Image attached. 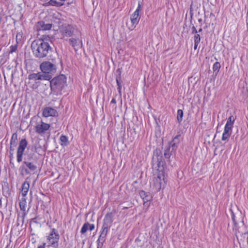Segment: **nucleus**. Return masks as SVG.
<instances>
[{
    "instance_id": "obj_11",
    "label": "nucleus",
    "mask_w": 248,
    "mask_h": 248,
    "mask_svg": "<svg viewBox=\"0 0 248 248\" xmlns=\"http://www.w3.org/2000/svg\"><path fill=\"white\" fill-rule=\"evenodd\" d=\"M116 213V210H113L112 212L108 213L105 216L103 220V224L111 226L113 222L114 214Z\"/></svg>"
},
{
    "instance_id": "obj_20",
    "label": "nucleus",
    "mask_w": 248,
    "mask_h": 248,
    "mask_svg": "<svg viewBox=\"0 0 248 248\" xmlns=\"http://www.w3.org/2000/svg\"><path fill=\"white\" fill-rule=\"evenodd\" d=\"M30 187V183L29 182L25 181L22 185L21 194L23 197L26 196Z\"/></svg>"
},
{
    "instance_id": "obj_18",
    "label": "nucleus",
    "mask_w": 248,
    "mask_h": 248,
    "mask_svg": "<svg viewBox=\"0 0 248 248\" xmlns=\"http://www.w3.org/2000/svg\"><path fill=\"white\" fill-rule=\"evenodd\" d=\"M176 150H172L171 147L169 146L164 150V155L166 159H167L168 162L170 161V157L172 155L173 153Z\"/></svg>"
},
{
    "instance_id": "obj_22",
    "label": "nucleus",
    "mask_w": 248,
    "mask_h": 248,
    "mask_svg": "<svg viewBox=\"0 0 248 248\" xmlns=\"http://www.w3.org/2000/svg\"><path fill=\"white\" fill-rule=\"evenodd\" d=\"M30 80H41V74L39 73L31 74L28 76Z\"/></svg>"
},
{
    "instance_id": "obj_48",
    "label": "nucleus",
    "mask_w": 248,
    "mask_h": 248,
    "mask_svg": "<svg viewBox=\"0 0 248 248\" xmlns=\"http://www.w3.org/2000/svg\"><path fill=\"white\" fill-rule=\"evenodd\" d=\"M111 103H112V104L116 103V101L115 98H112V99L111 101Z\"/></svg>"
},
{
    "instance_id": "obj_27",
    "label": "nucleus",
    "mask_w": 248,
    "mask_h": 248,
    "mask_svg": "<svg viewBox=\"0 0 248 248\" xmlns=\"http://www.w3.org/2000/svg\"><path fill=\"white\" fill-rule=\"evenodd\" d=\"M53 75L54 74L50 73H44V74H41V80H49L52 78Z\"/></svg>"
},
{
    "instance_id": "obj_3",
    "label": "nucleus",
    "mask_w": 248,
    "mask_h": 248,
    "mask_svg": "<svg viewBox=\"0 0 248 248\" xmlns=\"http://www.w3.org/2000/svg\"><path fill=\"white\" fill-rule=\"evenodd\" d=\"M58 64L56 57H52L49 61L42 62L40 68L43 73L54 74L56 72Z\"/></svg>"
},
{
    "instance_id": "obj_50",
    "label": "nucleus",
    "mask_w": 248,
    "mask_h": 248,
    "mask_svg": "<svg viewBox=\"0 0 248 248\" xmlns=\"http://www.w3.org/2000/svg\"><path fill=\"white\" fill-rule=\"evenodd\" d=\"M239 233H240V232L239 231H238V232H236V236L237 237V235H238Z\"/></svg>"
},
{
    "instance_id": "obj_21",
    "label": "nucleus",
    "mask_w": 248,
    "mask_h": 248,
    "mask_svg": "<svg viewBox=\"0 0 248 248\" xmlns=\"http://www.w3.org/2000/svg\"><path fill=\"white\" fill-rule=\"evenodd\" d=\"M38 25L40 26V30L46 31L50 30L52 27L51 24H45L43 22H39Z\"/></svg>"
},
{
    "instance_id": "obj_43",
    "label": "nucleus",
    "mask_w": 248,
    "mask_h": 248,
    "mask_svg": "<svg viewBox=\"0 0 248 248\" xmlns=\"http://www.w3.org/2000/svg\"><path fill=\"white\" fill-rule=\"evenodd\" d=\"M94 229V224H89L88 229H89L90 231H92Z\"/></svg>"
},
{
    "instance_id": "obj_41",
    "label": "nucleus",
    "mask_w": 248,
    "mask_h": 248,
    "mask_svg": "<svg viewBox=\"0 0 248 248\" xmlns=\"http://www.w3.org/2000/svg\"><path fill=\"white\" fill-rule=\"evenodd\" d=\"M14 152V151H12L10 149H9V154H10V159H12L13 157Z\"/></svg>"
},
{
    "instance_id": "obj_47",
    "label": "nucleus",
    "mask_w": 248,
    "mask_h": 248,
    "mask_svg": "<svg viewBox=\"0 0 248 248\" xmlns=\"http://www.w3.org/2000/svg\"><path fill=\"white\" fill-rule=\"evenodd\" d=\"M46 245V243H44L42 245L39 246L38 248H45Z\"/></svg>"
},
{
    "instance_id": "obj_36",
    "label": "nucleus",
    "mask_w": 248,
    "mask_h": 248,
    "mask_svg": "<svg viewBox=\"0 0 248 248\" xmlns=\"http://www.w3.org/2000/svg\"><path fill=\"white\" fill-rule=\"evenodd\" d=\"M231 215L232 219L233 221V224L235 226V227H236L237 223H236V220L235 218V215H234L233 212L232 210H231Z\"/></svg>"
},
{
    "instance_id": "obj_15",
    "label": "nucleus",
    "mask_w": 248,
    "mask_h": 248,
    "mask_svg": "<svg viewBox=\"0 0 248 248\" xmlns=\"http://www.w3.org/2000/svg\"><path fill=\"white\" fill-rule=\"evenodd\" d=\"M74 29L70 25H67L63 27L62 33L66 36L71 37L72 36L74 32Z\"/></svg>"
},
{
    "instance_id": "obj_34",
    "label": "nucleus",
    "mask_w": 248,
    "mask_h": 248,
    "mask_svg": "<svg viewBox=\"0 0 248 248\" xmlns=\"http://www.w3.org/2000/svg\"><path fill=\"white\" fill-rule=\"evenodd\" d=\"M232 129V127L229 126L228 124H225L224 132L231 134Z\"/></svg>"
},
{
    "instance_id": "obj_29",
    "label": "nucleus",
    "mask_w": 248,
    "mask_h": 248,
    "mask_svg": "<svg viewBox=\"0 0 248 248\" xmlns=\"http://www.w3.org/2000/svg\"><path fill=\"white\" fill-rule=\"evenodd\" d=\"M220 68V64L218 62H216L213 66V70L214 72H215L216 74H217Z\"/></svg>"
},
{
    "instance_id": "obj_28",
    "label": "nucleus",
    "mask_w": 248,
    "mask_h": 248,
    "mask_svg": "<svg viewBox=\"0 0 248 248\" xmlns=\"http://www.w3.org/2000/svg\"><path fill=\"white\" fill-rule=\"evenodd\" d=\"M60 140L62 142L61 145L66 146L68 144V138L66 136L62 135L60 137Z\"/></svg>"
},
{
    "instance_id": "obj_35",
    "label": "nucleus",
    "mask_w": 248,
    "mask_h": 248,
    "mask_svg": "<svg viewBox=\"0 0 248 248\" xmlns=\"http://www.w3.org/2000/svg\"><path fill=\"white\" fill-rule=\"evenodd\" d=\"M107 235H103L102 234H100L99 236V238L98 239H97V241H99V242H105V241H106V237Z\"/></svg>"
},
{
    "instance_id": "obj_16",
    "label": "nucleus",
    "mask_w": 248,
    "mask_h": 248,
    "mask_svg": "<svg viewBox=\"0 0 248 248\" xmlns=\"http://www.w3.org/2000/svg\"><path fill=\"white\" fill-rule=\"evenodd\" d=\"M18 143L17 134L15 133L12 135L10 140V145L9 149L12 151H15V148L16 147Z\"/></svg>"
},
{
    "instance_id": "obj_44",
    "label": "nucleus",
    "mask_w": 248,
    "mask_h": 248,
    "mask_svg": "<svg viewBox=\"0 0 248 248\" xmlns=\"http://www.w3.org/2000/svg\"><path fill=\"white\" fill-rule=\"evenodd\" d=\"M21 168L22 169V170L25 169V172H26V174H29L30 173V171L28 170H27L26 169H25L24 166H21Z\"/></svg>"
},
{
    "instance_id": "obj_42",
    "label": "nucleus",
    "mask_w": 248,
    "mask_h": 248,
    "mask_svg": "<svg viewBox=\"0 0 248 248\" xmlns=\"http://www.w3.org/2000/svg\"><path fill=\"white\" fill-rule=\"evenodd\" d=\"M17 225L19 226V225H21V220H20L19 215L18 216L17 220ZM21 226L22 225H21Z\"/></svg>"
},
{
    "instance_id": "obj_38",
    "label": "nucleus",
    "mask_w": 248,
    "mask_h": 248,
    "mask_svg": "<svg viewBox=\"0 0 248 248\" xmlns=\"http://www.w3.org/2000/svg\"><path fill=\"white\" fill-rule=\"evenodd\" d=\"M242 236H243L244 239H246V240L248 243V232H246L241 234Z\"/></svg>"
},
{
    "instance_id": "obj_9",
    "label": "nucleus",
    "mask_w": 248,
    "mask_h": 248,
    "mask_svg": "<svg viewBox=\"0 0 248 248\" xmlns=\"http://www.w3.org/2000/svg\"><path fill=\"white\" fill-rule=\"evenodd\" d=\"M139 194L144 202L143 205L148 207L149 206L150 203H148V202L152 200V196L150 193L145 192L144 190H140L139 192Z\"/></svg>"
},
{
    "instance_id": "obj_31",
    "label": "nucleus",
    "mask_w": 248,
    "mask_h": 248,
    "mask_svg": "<svg viewBox=\"0 0 248 248\" xmlns=\"http://www.w3.org/2000/svg\"><path fill=\"white\" fill-rule=\"evenodd\" d=\"M89 226V223L88 222L85 223L81 228L80 232L82 234L85 233L88 230Z\"/></svg>"
},
{
    "instance_id": "obj_25",
    "label": "nucleus",
    "mask_w": 248,
    "mask_h": 248,
    "mask_svg": "<svg viewBox=\"0 0 248 248\" xmlns=\"http://www.w3.org/2000/svg\"><path fill=\"white\" fill-rule=\"evenodd\" d=\"M111 226L103 224L102 226L101 232L100 234L107 235L109 229Z\"/></svg>"
},
{
    "instance_id": "obj_30",
    "label": "nucleus",
    "mask_w": 248,
    "mask_h": 248,
    "mask_svg": "<svg viewBox=\"0 0 248 248\" xmlns=\"http://www.w3.org/2000/svg\"><path fill=\"white\" fill-rule=\"evenodd\" d=\"M235 121V119L233 116H231L229 117L227 120V123L226 124H228L229 126H231L232 127L233 124Z\"/></svg>"
},
{
    "instance_id": "obj_7",
    "label": "nucleus",
    "mask_w": 248,
    "mask_h": 248,
    "mask_svg": "<svg viewBox=\"0 0 248 248\" xmlns=\"http://www.w3.org/2000/svg\"><path fill=\"white\" fill-rule=\"evenodd\" d=\"M140 9L141 5L140 3L139 2L137 8L130 17L131 25H129L128 23H126V25L129 30H133L136 27V25L139 23L140 18L139 17V12Z\"/></svg>"
},
{
    "instance_id": "obj_4",
    "label": "nucleus",
    "mask_w": 248,
    "mask_h": 248,
    "mask_svg": "<svg viewBox=\"0 0 248 248\" xmlns=\"http://www.w3.org/2000/svg\"><path fill=\"white\" fill-rule=\"evenodd\" d=\"M46 239L48 244V247H51L54 248H59L60 235L55 228L51 229L50 232L47 236Z\"/></svg>"
},
{
    "instance_id": "obj_23",
    "label": "nucleus",
    "mask_w": 248,
    "mask_h": 248,
    "mask_svg": "<svg viewBox=\"0 0 248 248\" xmlns=\"http://www.w3.org/2000/svg\"><path fill=\"white\" fill-rule=\"evenodd\" d=\"M46 5H51L55 6L56 7H60L63 5V4L60 2H58L56 0H50L48 2L46 3Z\"/></svg>"
},
{
    "instance_id": "obj_39",
    "label": "nucleus",
    "mask_w": 248,
    "mask_h": 248,
    "mask_svg": "<svg viewBox=\"0 0 248 248\" xmlns=\"http://www.w3.org/2000/svg\"><path fill=\"white\" fill-rule=\"evenodd\" d=\"M104 242H99V241H97V248H101L103 245V244H104Z\"/></svg>"
},
{
    "instance_id": "obj_6",
    "label": "nucleus",
    "mask_w": 248,
    "mask_h": 248,
    "mask_svg": "<svg viewBox=\"0 0 248 248\" xmlns=\"http://www.w3.org/2000/svg\"><path fill=\"white\" fill-rule=\"evenodd\" d=\"M166 177L162 171H159L156 177L154 178V185L157 191H159L162 187H164L166 184Z\"/></svg>"
},
{
    "instance_id": "obj_37",
    "label": "nucleus",
    "mask_w": 248,
    "mask_h": 248,
    "mask_svg": "<svg viewBox=\"0 0 248 248\" xmlns=\"http://www.w3.org/2000/svg\"><path fill=\"white\" fill-rule=\"evenodd\" d=\"M17 49V46L16 45L11 46H10V53H12L15 52Z\"/></svg>"
},
{
    "instance_id": "obj_8",
    "label": "nucleus",
    "mask_w": 248,
    "mask_h": 248,
    "mask_svg": "<svg viewBox=\"0 0 248 248\" xmlns=\"http://www.w3.org/2000/svg\"><path fill=\"white\" fill-rule=\"evenodd\" d=\"M28 145V142L26 139H22L19 143L16 153L17 161L21 162L23 159V155L26 148Z\"/></svg>"
},
{
    "instance_id": "obj_12",
    "label": "nucleus",
    "mask_w": 248,
    "mask_h": 248,
    "mask_svg": "<svg viewBox=\"0 0 248 248\" xmlns=\"http://www.w3.org/2000/svg\"><path fill=\"white\" fill-rule=\"evenodd\" d=\"M58 112L56 109L51 107H46L43 111V116L45 117L49 116H56Z\"/></svg>"
},
{
    "instance_id": "obj_24",
    "label": "nucleus",
    "mask_w": 248,
    "mask_h": 248,
    "mask_svg": "<svg viewBox=\"0 0 248 248\" xmlns=\"http://www.w3.org/2000/svg\"><path fill=\"white\" fill-rule=\"evenodd\" d=\"M23 163L25 164L27 166V167L32 171H34L37 169V167L36 165L29 161H24L23 162Z\"/></svg>"
},
{
    "instance_id": "obj_45",
    "label": "nucleus",
    "mask_w": 248,
    "mask_h": 248,
    "mask_svg": "<svg viewBox=\"0 0 248 248\" xmlns=\"http://www.w3.org/2000/svg\"><path fill=\"white\" fill-rule=\"evenodd\" d=\"M200 43H194V49H196L197 47H198V46L199 45Z\"/></svg>"
},
{
    "instance_id": "obj_10",
    "label": "nucleus",
    "mask_w": 248,
    "mask_h": 248,
    "mask_svg": "<svg viewBox=\"0 0 248 248\" xmlns=\"http://www.w3.org/2000/svg\"><path fill=\"white\" fill-rule=\"evenodd\" d=\"M49 127L50 125L49 124L44 123L41 121L40 124H38L35 126L36 132L40 134L44 133L49 129Z\"/></svg>"
},
{
    "instance_id": "obj_33",
    "label": "nucleus",
    "mask_w": 248,
    "mask_h": 248,
    "mask_svg": "<svg viewBox=\"0 0 248 248\" xmlns=\"http://www.w3.org/2000/svg\"><path fill=\"white\" fill-rule=\"evenodd\" d=\"M201 35L199 34H196L194 35V43H200Z\"/></svg>"
},
{
    "instance_id": "obj_52",
    "label": "nucleus",
    "mask_w": 248,
    "mask_h": 248,
    "mask_svg": "<svg viewBox=\"0 0 248 248\" xmlns=\"http://www.w3.org/2000/svg\"><path fill=\"white\" fill-rule=\"evenodd\" d=\"M19 35V34H17L16 35V38H17V37H18V35Z\"/></svg>"
},
{
    "instance_id": "obj_32",
    "label": "nucleus",
    "mask_w": 248,
    "mask_h": 248,
    "mask_svg": "<svg viewBox=\"0 0 248 248\" xmlns=\"http://www.w3.org/2000/svg\"><path fill=\"white\" fill-rule=\"evenodd\" d=\"M231 133H227L226 132H223V133L222 134L221 140H226L228 139V138L231 136Z\"/></svg>"
},
{
    "instance_id": "obj_51",
    "label": "nucleus",
    "mask_w": 248,
    "mask_h": 248,
    "mask_svg": "<svg viewBox=\"0 0 248 248\" xmlns=\"http://www.w3.org/2000/svg\"><path fill=\"white\" fill-rule=\"evenodd\" d=\"M202 19H199L198 20V21H199V22H201V21H202Z\"/></svg>"
},
{
    "instance_id": "obj_1",
    "label": "nucleus",
    "mask_w": 248,
    "mask_h": 248,
    "mask_svg": "<svg viewBox=\"0 0 248 248\" xmlns=\"http://www.w3.org/2000/svg\"><path fill=\"white\" fill-rule=\"evenodd\" d=\"M51 41L46 39H39L34 40L31 44V48L34 56L37 58L42 59L53 52L50 46Z\"/></svg>"
},
{
    "instance_id": "obj_46",
    "label": "nucleus",
    "mask_w": 248,
    "mask_h": 248,
    "mask_svg": "<svg viewBox=\"0 0 248 248\" xmlns=\"http://www.w3.org/2000/svg\"><path fill=\"white\" fill-rule=\"evenodd\" d=\"M31 222H34L35 223H38V222L36 221V218H33L31 219Z\"/></svg>"
},
{
    "instance_id": "obj_5",
    "label": "nucleus",
    "mask_w": 248,
    "mask_h": 248,
    "mask_svg": "<svg viewBox=\"0 0 248 248\" xmlns=\"http://www.w3.org/2000/svg\"><path fill=\"white\" fill-rule=\"evenodd\" d=\"M164 164V162L161 151L159 149H156L154 151L152 161L153 167L158 170L160 167H163Z\"/></svg>"
},
{
    "instance_id": "obj_40",
    "label": "nucleus",
    "mask_w": 248,
    "mask_h": 248,
    "mask_svg": "<svg viewBox=\"0 0 248 248\" xmlns=\"http://www.w3.org/2000/svg\"><path fill=\"white\" fill-rule=\"evenodd\" d=\"M197 33H198V31H197L196 28H195V26H193L192 27V33L196 34Z\"/></svg>"
},
{
    "instance_id": "obj_14",
    "label": "nucleus",
    "mask_w": 248,
    "mask_h": 248,
    "mask_svg": "<svg viewBox=\"0 0 248 248\" xmlns=\"http://www.w3.org/2000/svg\"><path fill=\"white\" fill-rule=\"evenodd\" d=\"M26 205V201L25 199H22V200L19 202V207L21 211H23L22 215L21 217V225H23L24 222V218L27 215L26 212L25 206Z\"/></svg>"
},
{
    "instance_id": "obj_26",
    "label": "nucleus",
    "mask_w": 248,
    "mask_h": 248,
    "mask_svg": "<svg viewBox=\"0 0 248 248\" xmlns=\"http://www.w3.org/2000/svg\"><path fill=\"white\" fill-rule=\"evenodd\" d=\"M183 111L182 109H178L177 110V120L179 124H181L183 120Z\"/></svg>"
},
{
    "instance_id": "obj_13",
    "label": "nucleus",
    "mask_w": 248,
    "mask_h": 248,
    "mask_svg": "<svg viewBox=\"0 0 248 248\" xmlns=\"http://www.w3.org/2000/svg\"><path fill=\"white\" fill-rule=\"evenodd\" d=\"M181 135L176 136L170 142L169 146L171 147L172 150H176L180 142Z\"/></svg>"
},
{
    "instance_id": "obj_49",
    "label": "nucleus",
    "mask_w": 248,
    "mask_h": 248,
    "mask_svg": "<svg viewBox=\"0 0 248 248\" xmlns=\"http://www.w3.org/2000/svg\"><path fill=\"white\" fill-rule=\"evenodd\" d=\"M202 28H200L199 31H198V32H202Z\"/></svg>"
},
{
    "instance_id": "obj_2",
    "label": "nucleus",
    "mask_w": 248,
    "mask_h": 248,
    "mask_svg": "<svg viewBox=\"0 0 248 248\" xmlns=\"http://www.w3.org/2000/svg\"><path fill=\"white\" fill-rule=\"evenodd\" d=\"M50 83L51 93L56 95H61L62 90L67 85L66 77L60 75L51 79Z\"/></svg>"
},
{
    "instance_id": "obj_19",
    "label": "nucleus",
    "mask_w": 248,
    "mask_h": 248,
    "mask_svg": "<svg viewBox=\"0 0 248 248\" xmlns=\"http://www.w3.org/2000/svg\"><path fill=\"white\" fill-rule=\"evenodd\" d=\"M116 72L119 73L118 75L117 76V77L116 78V82H117V85L118 86L117 89H118L119 93H121V88H122L121 83L122 82V79H121V72L120 71V69H118L116 70Z\"/></svg>"
},
{
    "instance_id": "obj_17",
    "label": "nucleus",
    "mask_w": 248,
    "mask_h": 248,
    "mask_svg": "<svg viewBox=\"0 0 248 248\" xmlns=\"http://www.w3.org/2000/svg\"><path fill=\"white\" fill-rule=\"evenodd\" d=\"M69 44L72 46L75 51H77L82 45V42L78 39L70 38L69 39Z\"/></svg>"
}]
</instances>
